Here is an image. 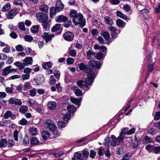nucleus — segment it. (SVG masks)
Here are the masks:
<instances>
[{"mask_svg": "<svg viewBox=\"0 0 160 160\" xmlns=\"http://www.w3.org/2000/svg\"><path fill=\"white\" fill-rule=\"evenodd\" d=\"M67 109L68 112L71 113H73L76 110L75 106L73 105L68 106L67 107Z\"/></svg>", "mask_w": 160, "mask_h": 160, "instance_id": "obj_24", "label": "nucleus"}, {"mask_svg": "<svg viewBox=\"0 0 160 160\" xmlns=\"http://www.w3.org/2000/svg\"><path fill=\"white\" fill-rule=\"evenodd\" d=\"M111 138L112 141L111 142L110 145L113 146L119 145V144L123 142L124 139L122 137L119 136L116 138L114 135H112Z\"/></svg>", "mask_w": 160, "mask_h": 160, "instance_id": "obj_3", "label": "nucleus"}, {"mask_svg": "<svg viewBox=\"0 0 160 160\" xmlns=\"http://www.w3.org/2000/svg\"><path fill=\"white\" fill-rule=\"evenodd\" d=\"M78 15L77 12L75 10H72L70 13V16L71 17H73V18L76 17Z\"/></svg>", "mask_w": 160, "mask_h": 160, "instance_id": "obj_51", "label": "nucleus"}, {"mask_svg": "<svg viewBox=\"0 0 160 160\" xmlns=\"http://www.w3.org/2000/svg\"><path fill=\"white\" fill-rule=\"evenodd\" d=\"M108 28L109 30L111 32H118V33H120V30H117V29L113 26H110L108 27Z\"/></svg>", "mask_w": 160, "mask_h": 160, "instance_id": "obj_47", "label": "nucleus"}, {"mask_svg": "<svg viewBox=\"0 0 160 160\" xmlns=\"http://www.w3.org/2000/svg\"><path fill=\"white\" fill-rule=\"evenodd\" d=\"M8 145V141L5 139H2L0 141V147L1 148H5Z\"/></svg>", "mask_w": 160, "mask_h": 160, "instance_id": "obj_25", "label": "nucleus"}, {"mask_svg": "<svg viewBox=\"0 0 160 160\" xmlns=\"http://www.w3.org/2000/svg\"><path fill=\"white\" fill-rule=\"evenodd\" d=\"M87 55L88 58H91L95 55V53L92 50H89L87 52Z\"/></svg>", "mask_w": 160, "mask_h": 160, "instance_id": "obj_46", "label": "nucleus"}, {"mask_svg": "<svg viewBox=\"0 0 160 160\" xmlns=\"http://www.w3.org/2000/svg\"><path fill=\"white\" fill-rule=\"evenodd\" d=\"M11 4L9 3L5 4L2 7V11L4 12L9 10L11 8Z\"/></svg>", "mask_w": 160, "mask_h": 160, "instance_id": "obj_32", "label": "nucleus"}, {"mask_svg": "<svg viewBox=\"0 0 160 160\" xmlns=\"http://www.w3.org/2000/svg\"><path fill=\"white\" fill-rule=\"evenodd\" d=\"M52 63L50 61L45 63L42 65V68L44 69H48L52 67Z\"/></svg>", "mask_w": 160, "mask_h": 160, "instance_id": "obj_26", "label": "nucleus"}, {"mask_svg": "<svg viewBox=\"0 0 160 160\" xmlns=\"http://www.w3.org/2000/svg\"><path fill=\"white\" fill-rule=\"evenodd\" d=\"M14 64L18 67V69L19 70H22L24 69L25 66L23 62V63H22L19 62H16L14 63Z\"/></svg>", "mask_w": 160, "mask_h": 160, "instance_id": "obj_28", "label": "nucleus"}, {"mask_svg": "<svg viewBox=\"0 0 160 160\" xmlns=\"http://www.w3.org/2000/svg\"><path fill=\"white\" fill-rule=\"evenodd\" d=\"M23 62L26 66L28 65H32L33 62L32 58L31 57H26L23 60Z\"/></svg>", "mask_w": 160, "mask_h": 160, "instance_id": "obj_17", "label": "nucleus"}, {"mask_svg": "<svg viewBox=\"0 0 160 160\" xmlns=\"http://www.w3.org/2000/svg\"><path fill=\"white\" fill-rule=\"evenodd\" d=\"M82 98H70V101L76 105L80 104L82 101Z\"/></svg>", "mask_w": 160, "mask_h": 160, "instance_id": "obj_22", "label": "nucleus"}, {"mask_svg": "<svg viewBox=\"0 0 160 160\" xmlns=\"http://www.w3.org/2000/svg\"><path fill=\"white\" fill-rule=\"evenodd\" d=\"M29 131L33 135H35L37 133V129L36 128L34 127H30L29 128Z\"/></svg>", "mask_w": 160, "mask_h": 160, "instance_id": "obj_38", "label": "nucleus"}, {"mask_svg": "<svg viewBox=\"0 0 160 160\" xmlns=\"http://www.w3.org/2000/svg\"><path fill=\"white\" fill-rule=\"evenodd\" d=\"M41 36L46 42H48L51 40L52 38H53L54 35V34L49 35L48 33L45 32L42 34Z\"/></svg>", "mask_w": 160, "mask_h": 160, "instance_id": "obj_9", "label": "nucleus"}, {"mask_svg": "<svg viewBox=\"0 0 160 160\" xmlns=\"http://www.w3.org/2000/svg\"><path fill=\"white\" fill-rule=\"evenodd\" d=\"M116 24L119 27H122L124 25V23L122 20L118 19L116 21Z\"/></svg>", "mask_w": 160, "mask_h": 160, "instance_id": "obj_43", "label": "nucleus"}, {"mask_svg": "<svg viewBox=\"0 0 160 160\" xmlns=\"http://www.w3.org/2000/svg\"><path fill=\"white\" fill-rule=\"evenodd\" d=\"M88 77L85 81L80 80L78 81L76 83L79 87L81 88H83L86 91H88L90 88L88 86L92 85L96 76V74L93 71L90 70L88 72Z\"/></svg>", "mask_w": 160, "mask_h": 160, "instance_id": "obj_1", "label": "nucleus"}, {"mask_svg": "<svg viewBox=\"0 0 160 160\" xmlns=\"http://www.w3.org/2000/svg\"><path fill=\"white\" fill-rule=\"evenodd\" d=\"M154 119L158 120L160 119V112H156L154 116Z\"/></svg>", "mask_w": 160, "mask_h": 160, "instance_id": "obj_64", "label": "nucleus"}, {"mask_svg": "<svg viewBox=\"0 0 160 160\" xmlns=\"http://www.w3.org/2000/svg\"><path fill=\"white\" fill-rule=\"evenodd\" d=\"M116 15L118 17L124 20H127L128 19L127 16L126 15L124 14L120 11H118L116 12Z\"/></svg>", "mask_w": 160, "mask_h": 160, "instance_id": "obj_29", "label": "nucleus"}, {"mask_svg": "<svg viewBox=\"0 0 160 160\" xmlns=\"http://www.w3.org/2000/svg\"><path fill=\"white\" fill-rule=\"evenodd\" d=\"M39 142V140L35 137L32 138L31 140V144L32 145H36Z\"/></svg>", "mask_w": 160, "mask_h": 160, "instance_id": "obj_45", "label": "nucleus"}, {"mask_svg": "<svg viewBox=\"0 0 160 160\" xmlns=\"http://www.w3.org/2000/svg\"><path fill=\"white\" fill-rule=\"evenodd\" d=\"M39 29V27L38 26H33L31 29V31L32 33H35L37 32Z\"/></svg>", "mask_w": 160, "mask_h": 160, "instance_id": "obj_50", "label": "nucleus"}, {"mask_svg": "<svg viewBox=\"0 0 160 160\" xmlns=\"http://www.w3.org/2000/svg\"><path fill=\"white\" fill-rule=\"evenodd\" d=\"M74 156L76 157L77 159L80 160H84L83 157H82V155L81 153L76 152L74 154Z\"/></svg>", "mask_w": 160, "mask_h": 160, "instance_id": "obj_41", "label": "nucleus"}, {"mask_svg": "<svg viewBox=\"0 0 160 160\" xmlns=\"http://www.w3.org/2000/svg\"><path fill=\"white\" fill-rule=\"evenodd\" d=\"M128 128H125L123 129L121 131V133L119 134V136H120L122 137L124 139V138L125 135L127 134V133L128 132Z\"/></svg>", "mask_w": 160, "mask_h": 160, "instance_id": "obj_31", "label": "nucleus"}, {"mask_svg": "<svg viewBox=\"0 0 160 160\" xmlns=\"http://www.w3.org/2000/svg\"><path fill=\"white\" fill-rule=\"evenodd\" d=\"M29 138L28 136H26L24 138L23 140V144L24 145L28 144L29 143Z\"/></svg>", "mask_w": 160, "mask_h": 160, "instance_id": "obj_61", "label": "nucleus"}, {"mask_svg": "<svg viewBox=\"0 0 160 160\" xmlns=\"http://www.w3.org/2000/svg\"><path fill=\"white\" fill-rule=\"evenodd\" d=\"M11 66H9L2 70V75L3 76H7L10 72V68H11Z\"/></svg>", "mask_w": 160, "mask_h": 160, "instance_id": "obj_20", "label": "nucleus"}, {"mask_svg": "<svg viewBox=\"0 0 160 160\" xmlns=\"http://www.w3.org/2000/svg\"><path fill=\"white\" fill-rule=\"evenodd\" d=\"M36 18L40 22H42L47 21L48 16L46 14L40 12L37 14Z\"/></svg>", "mask_w": 160, "mask_h": 160, "instance_id": "obj_4", "label": "nucleus"}, {"mask_svg": "<svg viewBox=\"0 0 160 160\" xmlns=\"http://www.w3.org/2000/svg\"><path fill=\"white\" fill-rule=\"evenodd\" d=\"M109 146H107L105 147V149H106V151L104 153L105 156L107 157H109L111 156V153L109 150Z\"/></svg>", "mask_w": 160, "mask_h": 160, "instance_id": "obj_53", "label": "nucleus"}, {"mask_svg": "<svg viewBox=\"0 0 160 160\" xmlns=\"http://www.w3.org/2000/svg\"><path fill=\"white\" fill-rule=\"evenodd\" d=\"M132 154L131 153H128L124 156L122 160H128L132 156Z\"/></svg>", "mask_w": 160, "mask_h": 160, "instance_id": "obj_42", "label": "nucleus"}, {"mask_svg": "<svg viewBox=\"0 0 160 160\" xmlns=\"http://www.w3.org/2000/svg\"><path fill=\"white\" fill-rule=\"evenodd\" d=\"M9 117H10L11 119H14L16 118V116L15 114L12 113L10 111H8L4 113L3 118L6 119Z\"/></svg>", "mask_w": 160, "mask_h": 160, "instance_id": "obj_14", "label": "nucleus"}, {"mask_svg": "<svg viewBox=\"0 0 160 160\" xmlns=\"http://www.w3.org/2000/svg\"><path fill=\"white\" fill-rule=\"evenodd\" d=\"M28 110V107L26 106H22L19 108L20 112L22 113H25Z\"/></svg>", "mask_w": 160, "mask_h": 160, "instance_id": "obj_36", "label": "nucleus"}, {"mask_svg": "<svg viewBox=\"0 0 160 160\" xmlns=\"http://www.w3.org/2000/svg\"><path fill=\"white\" fill-rule=\"evenodd\" d=\"M101 34L106 40H108L109 38L110 35L109 33L107 32L102 31Z\"/></svg>", "mask_w": 160, "mask_h": 160, "instance_id": "obj_33", "label": "nucleus"}, {"mask_svg": "<svg viewBox=\"0 0 160 160\" xmlns=\"http://www.w3.org/2000/svg\"><path fill=\"white\" fill-rule=\"evenodd\" d=\"M148 62L149 63V65L148 68V70L151 72L153 70L154 63L152 62V58L151 57H149L148 59Z\"/></svg>", "mask_w": 160, "mask_h": 160, "instance_id": "obj_21", "label": "nucleus"}, {"mask_svg": "<svg viewBox=\"0 0 160 160\" xmlns=\"http://www.w3.org/2000/svg\"><path fill=\"white\" fill-rule=\"evenodd\" d=\"M17 13V12L16 10L12 9L6 12V15L8 19H12L16 15Z\"/></svg>", "mask_w": 160, "mask_h": 160, "instance_id": "obj_11", "label": "nucleus"}, {"mask_svg": "<svg viewBox=\"0 0 160 160\" xmlns=\"http://www.w3.org/2000/svg\"><path fill=\"white\" fill-rule=\"evenodd\" d=\"M41 134L44 141H45L50 138V133L47 131H43Z\"/></svg>", "mask_w": 160, "mask_h": 160, "instance_id": "obj_15", "label": "nucleus"}, {"mask_svg": "<svg viewBox=\"0 0 160 160\" xmlns=\"http://www.w3.org/2000/svg\"><path fill=\"white\" fill-rule=\"evenodd\" d=\"M152 138L148 136H145L143 140V142L146 143L152 142Z\"/></svg>", "mask_w": 160, "mask_h": 160, "instance_id": "obj_35", "label": "nucleus"}, {"mask_svg": "<svg viewBox=\"0 0 160 160\" xmlns=\"http://www.w3.org/2000/svg\"><path fill=\"white\" fill-rule=\"evenodd\" d=\"M27 103L30 106H32L36 105L35 101L32 99H28Z\"/></svg>", "mask_w": 160, "mask_h": 160, "instance_id": "obj_44", "label": "nucleus"}, {"mask_svg": "<svg viewBox=\"0 0 160 160\" xmlns=\"http://www.w3.org/2000/svg\"><path fill=\"white\" fill-rule=\"evenodd\" d=\"M56 80L54 76H52L49 80V83L50 84L52 85L56 82Z\"/></svg>", "mask_w": 160, "mask_h": 160, "instance_id": "obj_55", "label": "nucleus"}, {"mask_svg": "<svg viewBox=\"0 0 160 160\" xmlns=\"http://www.w3.org/2000/svg\"><path fill=\"white\" fill-rule=\"evenodd\" d=\"M28 122V121L25 118H23L19 122V124L21 125H25Z\"/></svg>", "mask_w": 160, "mask_h": 160, "instance_id": "obj_54", "label": "nucleus"}, {"mask_svg": "<svg viewBox=\"0 0 160 160\" xmlns=\"http://www.w3.org/2000/svg\"><path fill=\"white\" fill-rule=\"evenodd\" d=\"M57 124L59 128H64L67 123L63 121H60L58 122Z\"/></svg>", "mask_w": 160, "mask_h": 160, "instance_id": "obj_39", "label": "nucleus"}, {"mask_svg": "<svg viewBox=\"0 0 160 160\" xmlns=\"http://www.w3.org/2000/svg\"><path fill=\"white\" fill-rule=\"evenodd\" d=\"M45 127L51 130L52 129L55 128L56 126L54 122L52 120L48 119L45 121L44 123Z\"/></svg>", "mask_w": 160, "mask_h": 160, "instance_id": "obj_5", "label": "nucleus"}, {"mask_svg": "<svg viewBox=\"0 0 160 160\" xmlns=\"http://www.w3.org/2000/svg\"><path fill=\"white\" fill-rule=\"evenodd\" d=\"M71 89L74 91V93L77 97H80L83 95L82 91L78 89V87L76 85L72 86Z\"/></svg>", "mask_w": 160, "mask_h": 160, "instance_id": "obj_10", "label": "nucleus"}, {"mask_svg": "<svg viewBox=\"0 0 160 160\" xmlns=\"http://www.w3.org/2000/svg\"><path fill=\"white\" fill-rule=\"evenodd\" d=\"M68 19L67 18L62 15H60L57 17L56 20L57 22H61L66 21Z\"/></svg>", "mask_w": 160, "mask_h": 160, "instance_id": "obj_18", "label": "nucleus"}, {"mask_svg": "<svg viewBox=\"0 0 160 160\" xmlns=\"http://www.w3.org/2000/svg\"><path fill=\"white\" fill-rule=\"evenodd\" d=\"M104 20L105 23L107 24L112 25L113 23L111 18L108 16L105 17Z\"/></svg>", "mask_w": 160, "mask_h": 160, "instance_id": "obj_27", "label": "nucleus"}, {"mask_svg": "<svg viewBox=\"0 0 160 160\" xmlns=\"http://www.w3.org/2000/svg\"><path fill=\"white\" fill-rule=\"evenodd\" d=\"M57 105V103L55 102L51 101L48 103V107L49 109L52 110L55 109L56 108Z\"/></svg>", "mask_w": 160, "mask_h": 160, "instance_id": "obj_19", "label": "nucleus"}, {"mask_svg": "<svg viewBox=\"0 0 160 160\" xmlns=\"http://www.w3.org/2000/svg\"><path fill=\"white\" fill-rule=\"evenodd\" d=\"M19 28L22 30L24 31L25 30V26L24 23L23 22H19L18 23Z\"/></svg>", "mask_w": 160, "mask_h": 160, "instance_id": "obj_60", "label": "nucleus"}, {"mask_svg": "<svg viewBox=\"0 0 160 160\" xmlns=\"http://www.w3.org/2000/svg\"><path fill=\"white\" fill-rule=\"evenodd\" d=\"M88 64L89 66L92 67L94 70L99 69L101 66L100 62L98 61H91L89 62Z\"/></svg>", "mask_w": 160, "mask_h": 160, "instance_id": "obj_6", "label": "nucleus"}, {"mask_svg": "<svg viewBox=\"0 0 160 160\" xmlns=\"http://www.w3.org/2000/svg\"><path fill=\"white\" fill-rule=\"evenodd\" d=\"M10 121L8 120H2L0 121V127H3L10 124Z\"/></svg>", "mask_w": 160, "mask_h": 160, "instance_id": "obj_34", "label": "nucleus"}, {"mask_svg": "<svg viewBox=\"0 0 160 160\" xmlns=\"http://www.w3.org/2000/svg\"><path fill=\"white\" fill-rule=\"evenodd\" d=\"M50 131L52 132L53 134L55 135V137H58L60 135V133L58 131L56 126L55 127V128L52 129Z\"/></svg>", "mask_w": 160, "mask_h": 160, "instance_id": "obj_40", "label": "nucleus"}, {"mask_svg": "<svg viewBox=\"0 0 160 160\" xmlns=\"http://www.w3.org/2000/svg\"><path fill=\"white\" fill-rule=\"evenodd\" d=\"M15 144L14 141L12 140H9L8 142V146L9 148H11Z\"/></svg>", "mask_w": 160, "mask_h": 160, "instance_id": "obj_63", "label": "nucleus"}, {"mask_svg": "<svg viewBox=\"0 0 160 160\" xmlns=\"http://www.w3.org/2000/svg\"><path fill=\"white\" fill-rule=\"evenodd\" d=\"M24 39L26 42H31L33 40V38L31 36L26 35L24 37Z\"/></svg>", "mask_w": 160, "mask_h": 160, "instance_id": "obj_48", "label": "nucleus"}, {"mask_svg": "<svg viewBox=\"0 0 160 160\" xmlns=\"http://www.w3.org/2000/svg\"><path fill=\"white\" fill-rule=\"evenodd\" d=\"M49 7L46 4H44L40 6L39 7L40 10L42 12H48Z\"/></svg>", "mask_w": 160, "mask_h": 160, "instance_id": "obj_30", "label": "nucleus"}, {"mask_svg": "<svg viewBox=\"0 0 160 160\" xmlns=\"http://www.w3.org/2000/svg\"><path fill=\"white\" fill-rule=\"evenodd\" d=\"M153 152L156 154H160V146H154Z\"/></svg>", "mask_w": 160, "mask_h": 160, "instance_id": "obj_52", "label": "nucleus"}, {"mask_svg": "<svg viewBox=\"0 0 160 160\" xmlns=\"http://www.w3.org/2000/svg\"><path fill=\"white\" fill-rule=\"evenodd\" d=\"M105 142H104L103 144L105 147L109 146V147L110 145V143L111 142H110V138L106 137L105 139Z\"/></svg>", "mask_w": 160, "mask_h": 160, "instance_id": "obj_37", "label": "nucleus"}, {"mask_svg": "<svg viewBox=\"0 0 160 160\" xmlns=\"http://www.w3.org/2000/svg\"><path fill=\"white\" fill-rule=\"evenodd\" d=\"M8 102L9 104H15L21 106L22 103V102L19 99L15 98H11L8 100Z\"/></svg>", "mask_w": 160, "mask_h": 160, "instance_id": "obj_8", "label": "nucleus"}, {"mask_svg": "<svg viewBox=\"0 0 160 160\" xmlns=\"http://www.w3.org/2000/svg\"><path fill=\"white\" fill-rule=\"evenodd\" d=\"M54 74L56 78L58 79L60 77V73L59 71L58 70H56L54 72Z\"/></svg>", "mask_w": 160, "mask_h": 160, "instance_id": "obj_62", "label": "nucleus"}, {"mask_svg": "<svg viewBox=\"0 0 160 160\" xmlns=\"http://www.w3.org/2000/svg\"><path fill=\"white\" fill-rule=\"evenodd\" d=\"M73 22L75 25L80 24L82 27L84 26L85 21L83 19L82 15L81 14H78L77 16L73 18Z\"/></svg>", "mask_w": 160, "mask_h": 160, "instance_id": "obj_2", "label": "nucleus"}, {"mask_svg": "<svg viewBox=\"0 0 160 160\" xmlns=\"http://www.w3.org/2000/svg\"><path fill=\"white\" fill-rule=\"evenodd\" d=\"M63 38L65 40L70 42L73 39L74 34L71 32H67L64 33Z\"/></svg>", "mask_w": 160, "mask_h": 160, "instance_id": "obj_7", "label": "nucleus"}, {"mask_svg": "<svg viewBox=\"0 0 160 160\" xmlns=\"http://www.w3.org/2000/svg\"><path fill=\"white\" fill-rule=\"evenodd\" d=\"M30 74H25L22 75L21 77L23 80H25L28 79L30 78Z\"/></svg>", "mask_w": 160, "mask_h": 160, "instance_id": "obj_56", "label": "nucleus"}, {"mask_svg": "<svg viewBox=\"0 0 160 160\" xmlns=\"http://www.w3.org/2000/svg\"><path fill=\"white\" fill-rule=\"evenodd\" d=\"M30 95L32 97L35 96L36 94V90L34 88H33L29 91Z\"/></svg>", "mask_w": 160, "mask_h": 160, "instance_id": "obj_59", "label": "nucleus"}, {"mask_svg": "<svg viewBox=\"0 0 160 160\" xmlns=\"http://www.w3.org/2000/svg\"><path fill=\"white\" fill-rule=\"evenodd\" d=\"M56 7L57 12H58L62 10L64 8V5L62 3L60 0H59L56 4Z\"/></svg>", "mask_w": 160, "mask_h": 160, "instance_id": "obj_16", "label": "nucleus"}, {"mask_svg": "<svg viewBox=\"0 0 160 160\" xmlns=\"http://www.w3.org/2000/svg\"><path fill=\"white\" fill-rule=\"evenodd\" d=\"M140 13L143 17L146 19H148L150 18L149 10L147 9H143L140 10Z\"/></svg>", "mask_w": 160, "mask_h": 160, "instance_id": "obj_13", "label": "nucleus"}, {"mask_svg": "<svg viewBox=\"0 0 160 160\" xmlns=\"http://www.w3.org/2000/svg\"><path fill=\"white\" fill-rule=\"evenodd\" d=\"M61 29V24H56L52 28L51 31L52 32H54Z\"/></svg>", "mask_w": 160, "mask_h": 160, "instance_id": "obj_23", "label": "nucleus"}, {"mask_svg": "<svg viewBox=\"0 0 160 160\" xmlns=\"http://www.w3.org/2000/svg\"><path fill=\"white\" fill-rule=\"evenodd\" d=\"M74 61V59L72 58H69L67 59V62L68 65L73 64Z\"/></svg>", "mask_w": 160, "mask_h": 160, "instance_id": "obj_58", "label": "nucleus"}, {"mask_svg": "<svg viewBox=\"0 0 160 160\" xmlns=\"http://www.w3.org/2000/svg\"><path fill=\"white\" fill-rule=\"evenodd\" d=\"M154 147L150 145H148L146 146L145 148L149 152H153Z\"/></svg>", "mask_w": 160, "mask_h": 160, "instance_id": "obj_49", "label": "nucleus"}, {"mask_svg": "<svg viewBox=\"0 0 160 160\" xmlns=\"http://www.w3.org/2000/svg\"><path fill=\"white\" fill-rule=\"evenodd\" d=\"M78 67L80 70H82L84 72H85L88 73V72L90 70L92 71V70L90 69L88 66L82 63H81L78 64Z\"/></svg>", "mask_w": 160, "mask_h": 160, "instance_id": "obj_12", "label": "nucleus"}, {"mask_svg": "<svg viewBox=\"0 0 160 160\" xmlns=\"http://www.w3.org/2000/svg\"><path fill=\"white\" fill-rule=\"evenodd\" d=\"M18 130H16L13 132V137L14 140L17 141H18Z\"/></svg>", "mask_w": 160, "mask_h": 160, "instance_id": "obj_57", "label": "nucleus"}]
</instances>
